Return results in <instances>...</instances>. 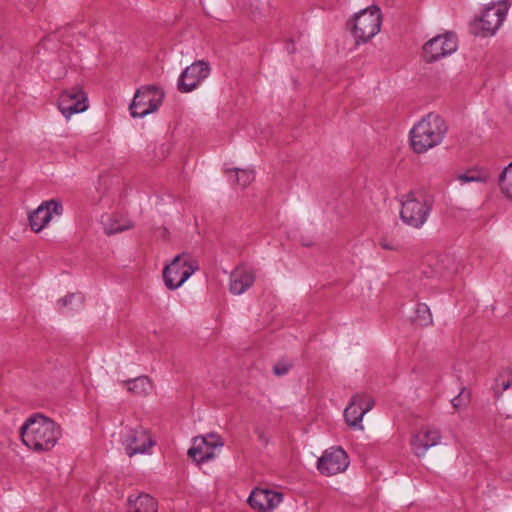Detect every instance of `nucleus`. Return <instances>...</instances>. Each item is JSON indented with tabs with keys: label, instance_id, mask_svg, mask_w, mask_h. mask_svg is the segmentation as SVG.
<instances>
[{
	"label": "nucleus",
	"instance_id": "nucleus-1",
	"mask_svg": "<svg viewBox=\"0 0 512 512\" xmlns=\"http://www.w3.org/2000/svg\"><path fill=\"white\" fill-rule=\"evenodd\" d=\"M447 131L446 119L438 114L429 113L410 130V148L415 154H424L440 145Z\"/></svg>",
	"mask_w": 512,
	"mask_h": 512
},
{
	"label": "nucleus",
	"instance_id": "nucleus-2",
	"mask_svg": "<svg viewBox=\"0 0 512 512\" xmlns=\"http://www.w3.org/2000/svg\"><path fill=\"white\" fill-rule=\"evenodd\" d=\"M23 443L34 451H49L61 436L60 427L50 418L35 414L21 427Z\"/></svg>",
	"mask_w": 512,
	"mask_h": 512
},
{
	"label": "nucleus",
	"instance_id": "nucleus-3",
	"mask_svg": "<svg viewBox=\"0 0 512 512\" xmlns=\"http://www.w3.org/2000/svg\"><path fill=\"white\" fill-rule=\"evenodd\" d=\"M510 3L507 0H497L482 6L469 24L470 32L474 36L489 38L497 34L506 20Z\"/></svg>",
	"mask_w": 512,
	"mask_h": 512
},
{
	"label": "nucleus",
	"instance_id": "nucleus-4",
	"mask_svg": "<svg viewBox=\"0 0 512 512\" xmlns=\"http://www.w3.org/2000/svg\"><path fill=\"white\" fill-rule=\"evenodd\" d=\"M400 203V217L403 222L418 228L427 220L433 205V197L425 188L418 187L402 194Z\"/></svg>",
	"mask_w": 512,
	"mask_h": 512
},
{
	"label": "nucleus",
	"instance_id": "nucleus-5",
	"mask_svg": "<svg viewBox=\"0 0 512 512\" xmlns=\"http://www.w3.org/2000/svg\"><path fill=\"white\" fill-rule=\"evenodd\" d=\"M440 433L437 429L425 427L418 430L412 437L411 446L414 454L423 459L428 467H436L444 458V448H437L440 443Z\"/></svg>",
	"mask_w": 512,
	"mask_h": 512
},
{
	"label": "nucleus",
	"instance_id": "nucleus-6",
	"mask_svg": "<svg viewBox=\"0 0 512 512\" xmlns=\"http://www.w3.org/2000/svg\"><path fill=\"white\" fill-rule=\"evenodd\" d=\"M381 23L382 14L380 8L376 5L363 9L349 22L357 44L365 43L378 34Z\"/></svg>",
	"mask_w": 512,
	"mask_h": 512
},
{
	"label": "nucleus",
	"instance_id": "nucleus-7",
	"mask_svg": "<svg viewBox=\"0 0 512 512\" xmlns=\"http://www.w3.org/2000/svg\"><path fill=\"white\" fill-rule=\"evenodd\" d=\"M198 268V263L190 260L187 255L176 256L163 270L166 287L170 290L180 287Z\"/></svg>",
	"mask_w": 512,
	"mask_h": 512
},
{
	"label": "nucleus",
	"instance_id": "nucleus-8",
	"mask_svg": "<svg viewBox=\"0 0 512 512\" xmlns=\"http://www.w3.org/2000/svg\"><path fill=\"white\" fill-rule=\"evenodd\" d=\"M164 98L163 91L156 86H145L140 88L130 105V112L133 117H144L153 113L161 105Z\"/></svg>",
	"mask_w": 512,
	"mask_h": 512
},
{
	"label": "nucleus",
	"instance_id": "nucleus-9",
	"mask_svg": "<svg viewBox=\"0 0 512 512\" xmlns=\"http://www.w3.org/2000/svg\"><path fill=\"white\" fill-rule=\"evenodd\" d=\"M193 446L187 454L197 464L210 461L215 458L214 449L224 445L222 438L217 433H209L206 436H196L192 439Z\"/></svg>",
	"mask_w": 512,
	"mask_h": 512
},
{
	"label": "nucleus",
	"instance_id": "nucleus-10",
	"mask_svg": "<svg viewBox=\"0 0 512 512\" xmlns=\"http://www.w3.org/2000/svg\"><path fill=\"white\" fill-rule=\"evenodd\" d=\"M348 466V455L341 447H331L325 450L317 462V469L327 477L343 473Z\"/></svg>",
	"mask_w": 512,
	"mask_h": 512
},
{
	"label": "nucleus",
	"instance_id": "nucleus-11",
	"mask_svg": "<svg viewBox=\"0 0 512 512\" xmlns=\"http://www.w3.org/2000/svg\"><path fill=\"white\" fill-rule=\"evenodd\" d=\"M58 108L66 119L88 108V99L83 89L76 85L63 90L58 98Z\"/></svg>",
	"mask_w": 512,
	"mask_h": 512
},
{
	"label": "nucleus",
	"instance_id": "nucleus-12",
	"mask_svg": "<svg viewBox=\"0 0 512 512\" xmlns=\"http://www.w3.org/2000/svg\"><path fill=\"white\" fill-rule=\"evenodd\" d=\"M155 441L150 432L141 425L129 427L124 439L126 454L133 457L138 454L148 453Z\"/></svg>",
	"mask_w": 512,
	"mask_h": 512
},
{
	"label": "nucleus",
	"instance_id": "nucleus-13",
	"mask_svg": "<svg viewBox=\"0 0 512 512\" xmlns=\"http://www.w3.org/2000/svg\"><path fill=\"white\" fill-rule=\"evenodd\" d=\"M374 406V399L366 394H356L351 398L344 411L347 425L363 430L361 421L363 416Z\"/></svg>",
	"mask_w": 512,
	"mask_h": 512
},
{
	"label": "nucleus",
	"instance_id": "nucleus-14",
	"mask_svg": "<svg viewBox=\"0 0 512 512\" xmlns=\"http://www.w3.org/2000/svg\"><path fill=\"white\" fill-rule=\"evenodd\" d=\"M209 66L204 61H196L187 67L178 81V90L187 93L194 90L199 83L208 77Z\"/></svg>",
	"mask_w": 512,
	"mask_h": 512
},
{
	"label": "nucleus",
	"instance_id": "nucleus-15",
	"mask_svg": "<svg viewBox=\"0 0 512 512\" xmlns=\"http://www.w3.org/2000/svg\"><path fill=\"white\" fill-rule=\"evenodd\" d=\"M283 500V494L269 489L255 488L248 498L249 505L260 512H271Z\"/></svg>",
	"mask_w": 512,
	"mask_h": 512
},
{
	"label": "nucleus",
	"instance_id": "nucleus-16",
	"mask_svg": "<svg viewBox=\"0 0 512 512\" xmlns=\"http://www.w3.org/2000/svg\"><path fill=\"white\" fill-rule=\"evenodd\" d=\"M256 274L246 265H238L230 274L229 290L234 295L243 294L255 282Z\"/></svg>",
	"mask_w": 512,
	"mask_h": 512
},
{
	"label": "nucleus",
	"instance_id": "nucleus-17",
	"mask_svg": "<svg viewBox=\"0 0 512 512\" xmlns=\"http://www.w3.org/2000/svg\"><path fill=\"white\" fill-rule=\"evenodd\" d=\"M61 209V205L55 200L42 203L29 216L31 229L34 232H40L50 222L53 213L60 214Z\"/></svg>",
	"mask_w": 512,
	"mask_h": 512
},
{
	"label": "nucleus",
	"instance_id": "nucleus-18",
	"mask_svg": "<svg viewBox=\"0 0 512 512\" xmlns=\"http://www.w3.org/2000/svg\"><path fill=\"white\" fill-rule=\"evenodd\" d=\"M447 34L437 35L427 41L422 48V57L425 62L433 63L444 58L448 53Z\"/></svg>",
	"mask_w": 512,
	"mask_h": 512
},
{
	"label": "nucleus",
	"instance_id": "nucleus-19",
	"mask_svg": "<svg viewBox=\"0 0 512 512\" xmlns=\"http://www.w3.org/2000/svg\"><path fill=\"white\" fill-rule=\"evenodd\" d=\"M156 500L148 494H139L136 497H129L128 512H157Z\"/></svg>",
	"mask_w": 512,
	"mask_h": 512
},
{
	"label": "nucleus",
	"instance_id": "nucleus-20",
	"mask_svg": "<svg viewBox=\"0 0 512 512\" xmlns=\"http://www.w3.org/2000/svg\"><path fill=\"white\" fill-rule=\"evenodd\" d=\"M103 226L105 234L113 235L120 233L133 227L129 220L124 219L120 215H110L103 218Z\"/></svg>",
	"mask_w": 512,
	"mask_h": 512
},
{
	"label": "nucleus",
	"instance_id": "nucleus-21",
	"mask_svg": "<svg viewBox=\"0 0 512 512\" xmlns=\"http://www.w3.org/2000/svg\"><path fill=\"white\" fill-rule=\"evenodd\" d=\"M512 386V367H503L494 379L492 389L495 394H502Z\"/></svg>",
	"mask_w": 512,
	"mask_h": 512
},
{
	"label": "nucleus",
	"instance_id": "nucleus-22",
	"mask_svg": "<svg viewBox=\"0 0 512 512\" xmlns=\"http://www.w3.org/2000/svg\"><path fill=\"white\" fill-rule=\"evenodd\" d=\"M128 391L134 394H146L152 388V382L147 376H140L124 382Z\"/></svg>",
	"mask_w": 512,
	"mask_h": 512
},
{
	"label": "nucleus",
	"instance_id": "nucleus-23",
	"mask_svg": "<svg viewBox=\"0 0 512 512\" xmlns=\"http://www.w3.org/2000/svg\"><path fill=\"white\" fill-rule=\"evenodd\" d=\"M499 187L504 197L512 201V162L500 174Z\"/></svg>",
	"mask_w": 512,
	"mask_h": 512
},
{
	"label": "nucleus",
	"instance_id": "nucleus-24",
	"mask_svg": "<svg viewBox=\"0 0 512 512\" xmlns=\"http://www.w3.org/2000/svg\"><path fill=\"white\" fill-rule=\"evenodd\" d=\"M471 399L470 391L465 387H460L459 393L455 396L450 403L455 411H461L468 407Z\"/></svg>",
	"mask_w": 512,
	"mask_h": 512
},
{
	"label": "nucleus",
	"instance_id": "nucleus-25",
	"mask_svg": "<svg viewBox=\"0 0 512 512\" xmlns=\"http://www.w3.org/2000/svg\"><path fill=\"white\" fill-rule=\"evenodd\" d=\"M456 180L459 181L460 184L469 182L485 183L488 180V174L481 170H471L466 173L458 175L456 177Z\"/></svg>",
	"mask_w": 512,
	"mask_h": 512
},
{
	"label": "nucleus",
	"instance_id": "nucleus-26",
	"mask_svg": "<svg viewBox=\"0 0 512 512\" xmlns=\"http://www.w3.org/2000/svg\"><path fill=\"white\" fill-rule=\"evenodd\" d=\"M236 183L245 188L254 180V172L249 169H235Z\"/></svg>",
	"mask_w": 512,
	"mask_h": 512
},
{
	"label": "nucleus",
	"instance_id": "nucleus-27",
	"mask_svg": "<svg viewBox=\"0 0 512 512\" xmlns=\"http://www.w3.org/2000/svg\"><path fill=\"white\" fill-rule=\"evenodd\" d=\"M84 300V297L81 293H69L58 300V304L65 308L68 306H71L73 302H79L82 303Z\"/></svg>",
	"mask_w": 512,
	"mask_h": 512
},
{
	"label": "nucleus",
	"instance_id": "nucleus-28",
	"mask_svg": "<svg viewBox=\"0 0 512 512\" xmlns=\"http://www.w3.org/2000/svg\"><path fill=\"white\" fill-rule=\"evenodd\" d=\"M415 314V320H427L432 317L429 307L424 303L416 306Z\"/></svg>",
	"mask_w": 512,
	"mask_h": 512
},
{
	"label": "nucleus",
	"instance_id": "nucleus-29",
	"mask_svg": "<svg viewBox=\"0 0 512 512\" xmlns=\"http://www.w3.org/2000/svg\"><path fill=\"white\" fill-rule=\"evenodd\" d=\"M379 245L382 249L385 250L397 251L399 249V245L394 240L387 237H382L379 240Z\"/></svg>",
	"mask_w": 512,
	"mask_h": 512
},
{
	"label": "nucleus",
	"instance_id": "nucleus-30",
	"mask_svg": "<svg viewBox=\"0 0 512 512\" xmlns=\"http://www.w3.org/2000/svg\"><path fill=\"white\" fill-rule=\"evenodd\" d=\"M290 368H291L290 363L279 362L274 366L273 371L277 376H282V375L286 374L290 370Z\"/></svg>",
	"mask_w": 512,
	"mask_h": 512
}]
</instances>
